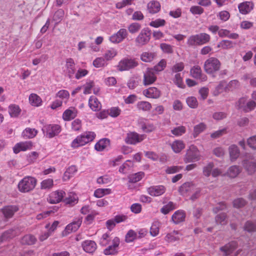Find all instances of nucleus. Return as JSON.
<instances>
[{
    "mask_svg": "<svg viewBox=\"0 0 256 256\" xmlns=\"http://www.w3.org/2000/svg\"><path fill=\"white\" fill-rule=\"evenodd\" d=\"M247 143L250 148L256 150V136L248 138L247 140Z\"/></svg>",
    "mask_w": 256,
    "mask_h": 256,
    "instance_id": "nucleus-64",
    "label": "nucleus"
},
{
    "mask_svg": "<svg viewBox=\"0 0 256 256\" xmlns=\"http://www.w3.org/2000/svg\"><path fill=\"white\" fill-rule=\"evenodd\" d=\"M38 134L37 130L30 128H26L22 132V136L25 138H32Z\"/></svg>",
    "mask_w": 256,
    "mask_h": 256,
    "instance_id": "nucleus-35",
    "label": "nucleus"
},
{
    "mask_svg": "<svg viewBox=\"0 0 256 256\" xmlns=\"http://www.w3.org/2000/svg\"><path fill=\"white\" fill-rule=\"evenodd\" d=\"M136 233L133 230H130L126 235V241L130 242L134 241L136 238Z\"/></svg>",
    "mask_w": 256,
    "mask_h": 256,
    "instance_id": "nucleus-55",
    "label": "nucleus"
},
{
    "mask_svg": "<svg viewBox=\"0 0 256 256\" xmlns=\"http://www.w3.org/2000/svg\"><path fill=\"white\" fill-rule=\"evenodd\" d=\"M156 80V76L153 69H148L144 74V84L145 86L154 83Z\"/></svg>",
    "mask_w": 256,
    "mask_h": 256,
    "instance_id": "nucleus-17",
    "label": "nucleus"
},
{
    "mask_svg": "<svg viewBox=\"0 0 256 256\" xmlns=\"http://www.w3.org/2000/svg\"><path fill=\"white\" fill-rule=\"evenodd\" d=\"M75 64L74 62V60L69 58L66 59V72L69 78H72L73 74L75 72Z\"/></svg>",
    "mask_w": 256,
    "mask_h": 256,
    "instance_id": "nucleus-20",
    "label": "nucleus"
},
{
    "mask_svg": "<svg viewBox=\"0 0 256 256\" xmlns=\"http://www.w3.org/2000/svg\"><path fill=\"white\" fill-rule=\"evenodd\" d=\"M117 54L116 50L111 48L107 50L104 54V57L106 60H112Z\"/></svg>",
    "mask_w": 256,
    "mask_h": 256,
    "instance_id": "nucleus-43",
    "label": "nucleus"
},
{
    "mask_svg": "<svg viewBox=\"0 0 256 256\" xmlns=\"http://www.w3.org/2000/svg\"><path fill=\"white\" fill-rule=\"evenodd\" d=\"M150 40V33L147 30L143 29L135 39L137 46H142L146 44Z\"/></svg>",
    "mask_w": 256,
    "mask_h": 256,
    "instance_id": "nucleus-9",
    "label": "nucleus"
},
{
    "mask_svg": "<svg viewBox=\"0 0 256 256\" xmlns=\"http://www.w3.org/2000/svg\"><path fill=\"white\" fill-rule=\"evenodd\" d=\"M32 146V142L30 141L21 142L16 144L13 148L14 152L18 154L20 151H26L31 149Z\"/></svg>",
    "mask_w": 256,
    "mask_h": 256,
    "instance_id": "nucleus-15",
    "label": "nucleus"
},
{
    "mask_svg": "<svg viewBox=\"0 0 256 256\" xmlns=\"http://www.w3.org/2000/svg\"><path fill=\"white\" fill-rule=\"evenodd\" d=\"M246 204V200L242 198H236L233 202L234 206L236 208H240L243 207Z\"/></svg>",
    "mask_w": 256,
    "mask_h": 256,
    "instance_id": "nucleus-62",
    "label": "nucleus"
},
{
    "mask_svg": "<svg viewBox=\"0 0 256 256\" xmlns=\"http://www.w3.org/2000/svg\"><path fill=\"white\" fill-rule=\"evenodd\" d=\"M18 210V208L16 206H9L4 208L2 209V212L4 217L9 218H12Z\"/></svg>",
    "mask_w": 256,
    "mask_h": 256,
    "instance_id": "nucleus-21",
    "label": "nucleus"
},
{
    "mask_svg": "<svg viewBox=\"0 0 256 256\" xmlns=\"http://www.w3.org/2000/svg\"><path fill=\"white\" fill-rule=\"evenodd\" d=\"M166 60L164 59H162L158 64L157 65L154 66L153 70L156 72H160L166 68Z\"/></svg>",
    "mask_w": 256,
    "mask_h": 256,
    "instance_id": "nucleus-58",
    "label": "nucleus"
},
{
    "mask_svg": "<svg viewBox=\"0 0 256 256\" xmlns=\"http://www.w3.org/2000/svg\"><path fill=\"white\" fill-rule=\"evenodd\" d=\"M160 47L162 50L166 53L172 54L173 52V46L170 44L162 43L160 45Z\"/></svg>",
    "mask_w": 256,
    "mask_h": 256,
    "instance_id": "nucleus-60",
    "label": "nucleus"
},
{
    "mask_svg": "<svg viewBox=\"0 0 256 256\" xmlns=\"http://www.w3.org/2000/svg\"><path fill=\"white\" fill-rule=\"evenodd\" d=\"M76 168L74 166H69L64 172L62 180L64 181H67L69 180L76 172Z\"/></svg>",
    "mask_w": 256,
    "mask_h": 256,
    "instance_id": "nucleus-30",
    "label": "nucleus"
},
{
    "mask_svg": "<svg viewBox=\"0 0 256 256\" xmlns=\"http://www.w3.org/2000/svg\"><path fill=\"white\" fill-rule=\"evenodd\" d=\"M111 190L109 188H98L94 192V196L98 198L104 196L106 194H109Z\"/></svg>",
    "mask_w": 256,
    "mask_h": 256,
    "instance_id": "nucleus-48",
    "label": "nucleus"
},
{
    "mask_svg": "<svg viewBox=\"0 0 256 256\" xmlns=\"http://www.w3.org/2000/svg\"><path fill=\"white\" fill-rule=\"evenodd\" d=\"M244 166L250 174H254L256 170V162L244 161Z\"/></svg>",
    "mask_w": 256,
    "mask_h": 256,
    "instance_id": "nucleus-37",
    "label": "nucleus"
},
{
    "mask_svg": "<svg viewBox=\"0 0 256 256\" xmlns=\"http://www.w3.org/2000/svg\"><path fill=\"white\" fill-rule=\"evenodd\" d=\"M174 208L175 204H174L172 202H170L167 204L163 206V207L160 209V212L164 214H166Z\"/></svg>",
    "mask_w": 256,
    "mask_h": 256,
    "instance_id": "nucleus-47",
    "label": "nucleus"
},
{
    "mask_svg": "<svg viewBox=\"0 0 256 256\" xmlns=\"http://www.w3.org/2000/svg\"><path fill=\"white\" fill-rule=\"evenodd\" d=\"M226 86L227 84L226 82H220L214 91V96L218 95L220 94L223 92L224 90L226 88Z\"/></svg>",
    "mask_w": 256,
    "mask_h": 256,
    "instance_id": "nucleus-49",
    "label": "nucleus"
},
{
    "mask_svg": "<svg viewBox=\"0 0 256 256\" xmlns=\"http://www.w3.org/2000/svg\"><path fill=\"white\" fill-rule=\"evenodd\" d=\"M141 27V25L139 23L133 22L128 26V29L130 33L134 34L137 33L140 30Z\"/></svg>",
    "mask_w": 256,
    "mask_h": 256,
    "instance_id": "nucleus-44",
    "label": "nucleus"
},
{
    "mask_svg": "<svg viewBox=\"0 0 256 256\" xmlns=\"http://www.w3.org/2000/svg\"><path fill=\"white\" fill-rule=\"evenodd\" d=\"M160 224L158 222H154L152 223L150 229V234L154 236H157L159 232Z\"/></svg>",
    "mask_w": 256,
    "mask_h": 256,
    "instance_id": "nucleus-50",
    "label": "nucleus"
},
{
    "mask_svg": "<svg viewBox=\"0 0 256 256\" xmlns=\"http://www.w3.org/2000/svg\"><path fill=\"white\" fill-rule=\"evenodd\" d=\"M185 217L184 212L182 210H178L172 214V220L174 224H178L184 221Z\"/></svg>",
    "mask_w": 256,
    "mask_h": 256,
    "instance_id": "nucleus-23",
    "label": "nucleus"
},
{
    "mask_svg": "<svg viewBox=\"0 0 256 256\" xmlns=\"http://www.w3.org/2000/svg\"><path fill=\"white\" fill-rule=\"evenodd\" d=\"M170 146L172 150L176 153H179L185 148L184 144L181 140H174Z\"/></svg>",
    "mask_w": 256,
    "mask_h": 256,
    "instance_id": "nucleus-28",
    "label": "nucleus"
},
{
    "mask_svg": "<svg viewBox=\"0 0 256 256\" xmlns=\"http://www.w3.org/2000/svg\"><path fill=\"white\" fill-rule=\"evenodd\" d=\"M190 74L192 77L196 78H200L201 76L202 70L198 66H194L190 70Z\"/></svg>",
    "mask_w": 256,
    "mask_h": 256,
    "instance_id": "nucleus-53",
    "label": "nucleus"
},
{
    "mask_svg": "<svg viewBox=\"0 0 256 256\" xmlns=\"http://www.w3.org/2000/svg\"><path fill=\"white\" fill-rule=\"evenodd\" d=\"M147 9L150 13L154 14L160 10V4L158 2L152 0L148 4Z\"/></svg>",
    "mask_w": 256,
    "mask_h": 256,
    "instance_id": "nucleus-24",
    "label": "nucleus"
},
{
    "mask_svg": "<svg viewBox=\"0 0 256 256\" xmlns=\"http://www.w3.org/2000/svg\"><path fill=\"white\" fill-rule=\"evenodd\" d=\"M240 12L242 14H246L250 12L253 8V4L250 2H245L241 3L238 6Z\"/></svg>",
    "mask_w": 256,
    "mask_h": 256,
    "instance_id": "nucleus-26",
    "label": "nucleus"
},
{
    "mask_svg": "<svg viewBox=\"0 0 256 256\" xmlns=\"http://www.w3.org/2000/svg\"><path fill=\"white\" fill-rule=\"evenodd\" d=\"M93 65L96 68L104 67L107 65L106 60L104 58H98L93 62Z\"/></svg>",
    "mask_w": 256,
    "mask_h": 256,
    "instance_id": "nucleus-52",
    "label": "nucleus"
},
{
    "mask_svg": "<svg viewBox=\"0 0 256 256\" xmlns=\"http://www.w3.org/2000/svg\"><path fill=\"white\" fill-rule=\"evenodd\" d=\"M96 244L94 241L86 240L82 244L84 250L89 254H92L96 250Z\"/></svg>",
    "mask_w": 256,
    "mask_h": 256,
    "instance_id": "nucleus-22",
    "label": "nucleus"
},
{
    "mask_svg": "<svg viewBox=\"0 0 256 256\" xmlns=\"http://www.w3.org/2000/svg\"><path fill=\"white\" fill-rule=\"evenodd\" d=\"M136 106L138 110L144 112L150 110L152 107L151 104L146 101L138 102Z\"/></svg>",
    "mask_w": 256,
    "mask_h": 256,
    "instance_id": "nucleus-34",
    "label": "nucleus"
},
{
    "mask_svg": "<svg viewBox=\"0 0 256 256\" xmlns=\"http://www.w3.org/2000/svg\"><path fill=\"white\" fill-rule=\"evenodd\" d=\"M54 186V181L52 179L48 178L42 180L40 183V188L42 189H50Z\"/></svg>",
    "mask_w": 256,
    "mask_h": 256,
    "instance_id": "nucleus-51",
    "label": "nucleus"
},
{
    "mask_svg": "<svg viewBox=\"0 0 256 256\" xmlns=\"http://www.w3.org/2000/svg\"><path fill=\"white\" fill-rule=\"evenodd\" d=\"M96 134L94 132H86L84 134L78 136L72 142L71 146L74 148L82 146L92 142L95 138Z\"/></svg>",
    "mask_w": 256,
    "mask_h": 256,
    "instance_id": "nucleus-4",
    "label": "nucleus"
},
{
    "mask_svg": "<svg viewBox=\"0 0 256 256\" xmlns=\"http://www.w3.org/2000/svg\"><path fill=\"white\" fill-rule=\"evenodd\" d=\"M206 128V125L202 122L195 126L194 128V137L196 138L200 133L202 132Z\"/></svg>",
    "mask_w": 256,
    "mask_h": 256,
    "instance_id": "nucleus-42",
    "label": "nucleus"
},
{
    "mask_svg": "<svg viewBox=\"0 0 256 256\" xmlns=\"http://www.w3.org/2000/svg\"><path fill=\"white\" fill-rule=\"evenodd\" d=\"M36 238L32 235L24 236L21 240V243L23 244L32 245L35 244Z\"/></svg>",
    "mask_w": 256,
    "mask_h": 256,
    "instance_id": "nucleus-36",
    "label": "nucleus"
},
{
    "mask_svg": "<svg viewBox=\"0 0 256 256\" xmlns=\"http://www.w3.org/2000/svg\"><path fill=\"white\" fill-rule=\"evenodd\" d=\"M238 109L244 112H249L256 107V102L252 100H248L246 98H240L236 103Z\"/></svg>",
    "mask_w": 256,
    "mask_h": 256,
    "instance_id": "nucleus-5",
    "label": "nucleus"
},
{
    "mask_svg": "<svg viewBox=\"0 0 256 256\" xmlns=\"http://www.w3.org/2000/svg\"><path fill=\"white\" fill-rule=\"evenodd\" d=\"M138 66V62L134 59L124 58L122 60L117 66L119 71L128 70Z\"/></svg>",
    "mask_w": 256,
    "mask_h": 256,
    "instance_id": "nucleus-7",
    "label": "nucleus"
},
{
    "mask_svg": "<svg viewBox=\"0 0 256 256\" xmlns=\"http://www.w3.org/2000/svg\"><path fill=\"white\" fill-rule=\"evenodd\" d=\"M144 138V135H140L135 132H130L127 134L125 138L126 143L130 144H136L142 142Z\"/></svg>",
    "mask_w": 256,
    "mask_h": 256,
    "instance_id": "nucleus-11",
    "label": "nucleus"
},
{
    "mask_svg": "<svg viewBox=\"0 0 256 256\" xmlns=\"http://www.w3.org/2000/svg\"><path fill=\"white\" fill-rule=\"evenodd\" d=\"M166 190V188L162 185L150 186L147 190L148 194L152 196H160L164 194Z\"/></svg>",
    "mask_w": 256,
    "mask_h": 256,
    "instance_id": "nucleus-13",
    "label": "nucleus"
},
{
    "mask_svg": "<svg viewBox=\"0 0 256 256\" xmlns=\"http://www.w3.org/2000/svg\"><path fill=\"white\" fill-rule=\"evenodd\" d=\"M44 133L48 138H52L58 135L61 131L60 126L58 124H49L45 126L42 128Z\"/></svg>",
    "mask_w": 256,
    "mask_h": 256,
    "instance_id": "nucleus-8",
    "label": "nucleus"
},
{
    "mask_svg": "<svg viewBox=\"0 0 256 256\" xmlns=\"http://www.w3.org/2000/svg\"><path fill=\"white\" fill-rule=\"evenodd\" d=\"M229 152L232 160H236L240 155V151L238 146L236 145H232L229 148Z\"/></svg>",
    "mask_w": 256,
    "mask_h": 256,
    "instance_id": "nucleus-40",
    "label": "nucleus"
},
{
    "mask_svg": "<svg viewBox=\"0 0 256 256\" xmlns=\"http://www.w3.org/2000/svg\"><path fill=\"white\" fill-rule=\"evenodd\" d=\"M154 54L152 52H144L140 56V59L142 61L148 62L152 61L154 58Z\"/></svg>",
    "mask_w": 256,
    "mask_h": 256,
    "instance_id": "nucleus-46",
    "label": "nucleus"
},
{
    "mask_svg": "<svg viewBox=\"0 0 256 256\" xmlns=\"http://www.w3.org/2000/svg\"><path fill=\"white\" fill-rule=\"evenodd\" d=\"M144 176V173L140 172L137 173L130 174L128 176L129 182H130L135 183L140 181Z\"/></svg>",
    "mask_w": 256,
    "mask_h": 256,
    "instance_id": "nucleus-41",
    "label": "nucleus"
},
{
    "mask_svg": "<svg viewBox=\"0 0 256 256\" xmlns=\"http://www.w3.org/2000/svg\"><path fill=\"white\" fill-rule=\"evenodd\" d=\"M64 12L62 10H58L54 13L53 16V20L56 22H60L64 17Z\"/></svg>",
    "mask_w": 256,
    "mask_h": 256,
    "instance_id": "nucleus-57",
    "label": "nucleus"
},
{
    "mask_svg": "<svg viewBox=\"0 0 256 256\" xmlns=\"http://www.w3.org/2000/svg\"><path fill=\"white\" fill-rule=\"evenodd\" d=\"M236 246V244L235 242H232L220 248V250L226 256L230 255L235 249Z\"/></svg>",
    "mask_w": 256,
    "mask_h": 256,
    "instance_id": "nucleus-25",
    "label": "nucleus"
},
{
    "mask_svg": "<svg viewBox=\"0 0 256 256\" xmlns=\"http://www.w3.org/2000/svg\"><path fill=\"white\" fill-rule=\"evenodd\" d=\"M200 155L198 149L196 146L191 145L187 150L184 158V162L188 163L198 161L200 160Z\"/></svg>",
    "mask_w": 256,
    "mask_h": 256,
    "instance_id": "nucleus-6",
    "label": "nucleus"
},
{
    "mask_svg": "<svg viewBox=\"0 0 256 256\" xmlns=\"http://www.w3.org/2000/svg\"><path fill=\"white\" fill-rule=\"evenodd\" d=\"M88 104L94 111H98L101 108V104L94 96H91L89 99Z\"/></svg>",
    "mask_w": 256,
    "mask_h": 256,
    "instance_id": "nucleus-27",
    "label": "nucleus"
},
{
    "mask_svg": "<svg viewBox=\"0 0 256 256\" xmlns=\"http://www.w3.org/2000/svg\"><path fill=\"white\" fill-rule=\"evenodd\" d=\"M143 94L148 98H158L160 96V92L157 88L150 87L144 90Z\"/></svg>",
    "mask_w": 256,
    "mask_h": 256,
    "instance_id": "nucleus-18",
    "label": "nucleus"
},
{
    "mask_svg": "<svg viewBox=\"0 0 256 256\" xmlns=\"http://www.w3.org/2000/svg\"><path fill=\"white\" fill-rule=\"evenodd\" d=\"M240 172V169L236 166H230L227 172V175L232 178H236Z\"/></svg>",
    "mask_w": 256,
    "mask_h": 256,
    "instance_id": "nucleus-38",
    "label": "nucleus"
},
{
    "mask_svg": "<svg viewBox=\"0 0 256 256\" xmlns=\"http://www.w3.org/2000/svg\"><path fill=\"white\" fill-rule=\"evenodd\" d=\"M65 192L62 190H57L52 192L49 198L48 201L51 204H56L60 202L64 197Z\"/></svg>",
    "mask_w": 256,
    "mask_h": 256,
    "instance_id": "nucleus-14",
    "label": "nucleus"
},
{
    "mask_svg": "<svg viewBox=\"0 0 256 256\" xmlns=\"http://www.w3.org/2000/svg\"><path fill=\"white\" fill-rule=\"evenodd\" d=\"M120 244V239L118 237H115L112 240V245L110 246L108 248L104 250V254L106 255H114L117 252L118 246Z\"/></svg>",
    "mask_w": 256,
    "mask_h": 256,
    "instance_id": "nucleus-16",
    "label": "nucleus"
},
{
    "mask_svg": "<svg viewBox=\"0 0 256 256\" xmlns=\"http://www.w3.org/2000/svg\"><path fill=\"white\" fill-rule=\"evenodd\" d=\"M166 21L163 19H156L155 20L152 21L150 23V26L154 28H158L165 25Z\"/></svg>",
    "mask_w": 256,
    "mask_h": 256,
    "instance_id": "nucleus-59",
    "label": "nucleus"
},
{
    "mask_svg": "<svg viewBox=\"0 0 256 256\" xmlns=\"http://www.w3.org/2000/svg\"><path fill=\"white\" fill-rule=\"evenodd\" d=\"M180 236L178 231L174 230L172 232L168 234L165 237V240L168 242H173L179 240Z\"/></svg>",
    "mask_w": 256,
    "mask_h": 256,
    "instance_id": "nucleus-33",
    "label": "nucleus"
},
{
    "mask_svg": "<svg viewBox=\"0 0 256 256\" xmlns=\"http://www.w3.org/2000/svg\"><path fill=\"white\" fill-rule=\"evenodd\" d=\"M128 35V33L126 29L120 28L117 32L112 35L109 38V40L112 43L118 44L123 41L127 37Z\"/></svg>",
    "mask_w": 256,
    "mask_h": 256,
    "instance_id": "nucleus-10",
    "label": "nucleus"
},
{
    "mask_svg": "<svg viewBox=\"0 0 256 256\" xmlns=\"http://www.w3.org/2000/svg\"><path fill=\"white\" fill-rule=\"evenodd\" d=\"M110 144V140L108 138H103L100 140L94 146L95 149L98 151H102Z\"/></svg>",
    "mask_w": 256,
    "mask_h": 256,
    "instance_id": "nucleus-32",
    "label": "nucleus"
},
{
    "mask_svg": "<svg viewBox=\"0 0 256 256\" xmlns=\"http://www.w3.org/2000/svg\"><path fill=\"white\" fill-rule=\"evenodd\" d=\"M77 114V111L74 108H71L66 110L62 114L63 119L64 120H70L74 118Z\"/></svg>",
    "mask_w": 256,
    "mask_h": 256,
    "instance_id": "nucleus-29",
    "label": "nucleus"
},
{
    "mask_svg": "<svg viewBox=\"0 0 256 256\" xmlns=\"http://www.w3.org/2000/svg\"><path fill=\"white\" fill-rule=\"evenodd\" d=\"M217 16L219 18L220 20L224 22H226L229 19L230 14L226 10H223L220 12L217 15Z\"/></svg>",
    "mask_w": 256,
    "mask_h": 256,
    "instance_id": "nucleus-63",
    "label": "nucleus"
},
{
    "mask_svg": "<svg viewBox=\"0 0 256 256\" xmlns=\"http://www.w3.org/2000/svg\"><path fill=\"white\" fill-rule=\"evenodd\" d=\"M214 164L213 162H209L206 166H204L203 168V174L206 176L208 177L212 172V168H214Z\"/></svg>",
    "mask_w": 256,
    "mask_h": 256,
    "instance_id": "nucleus-54",
    "label": "nucleus"
},
{
    "mask_svg": "<svg viewBox=\"0 0 256 256\" xmlns=\"http://www.w3.org/2000/svg\"><path fill=\"white\" fill-rule=\"evenodd\" d=\"M221 63L216 58L212 57L206 60L204 64V70L209 74H214L218 72L220 68Z\"/></svg>",
    "mask_w": 256,
    "mask_h": 256,
    "instance_id": "nucleus-3",
    "label": "nucleus"
},
{
    "mask_svg": "<svg viewBox=\"0 0 256 256\" xmlns=\"http://www.w3.org/2000/svg\"><path fill=\"white\" fill-rule=\"evenodd\" d=\"M28 99L30 104L32 106H39L42 104V98L36 94H30Z\"/></svg>",
    "mask_w": 256,
    "mask_h": 256,
    "instance_id": "nucleus-31",
    "label": "nucleus"
},
{
    "mask_svg": "<svg viewBox=\"0 0 256 256\" xmlns=\"http://www.w3.org/2000/svg\"><path fill=\"white\" fill-rule=\"evenodd\" d=\"M195 189L194 184L191 182H186L179 188V192L182 195H186L193 191Z\"/></svg>",
    "mask_w": 256,
    "mask_h": 256,
    "instance_id": "nucleus-19",
    "label": "nucleus"
},
{
    "mask_svg": "<svg viewBox=\"0 0 256 256\" xmlns=\"http://www.w3.org/2000/svg\"><path fill=\"white\" fill-rule=\"evenodd\" d=\"M82 222V218H78V220L72 222L67 225L65 230L62 232V236H66L72 232L76 231L80 226Z\"/></svg>",
    "mask_w": 256,
    "mask_h": 256,
    "instance_id": "nucleus-12",
    "label": "nucleus"
},
{
    "mask_svg": "<svg viewBox=\"0 0 256 256\" xmlns=\"http://www.w3.org/2000/svg\"><path fill=\"white\" fill-rule=\"evenodd\" d=\"M186 102L188 106L192 108H196L198 105V101L194 96H189L186 100Z\"/></svg>",
    "mask_w": 256,
    "mask_h": 256,
    "instance_id": "nucleus-45",
    "label": "nucleus"
},
{
    "mask_svg": "<svg viewBox=\"0 0 256 256\" xmlns=\"http://www.w3.org/2000/svg\"><path fill=\"white\" fill-rule=\"evenodd\" d=\"M171 132L176 136H180L186 132V128L184 126H180L172 130Z\"/></svg>",
    "mask_w": 256,
    "mask_h": 256,
    "instance_id": "nucleus-56",
    "label": "nucleus"
},
{
    "mask_svg": "<svg viewBox=\"0 0 256 256\" xmlns=\"http://www.w3.org/2000/svg\"><path fill=\"white\" fill-rule=\"evenodd\" d=\"M120 110L118 107H112L108 110L109 115L113 118L118 116L120 114Z\"/></svg>",
    "mask_w": 256,
    "mask_h": 256,
    "instance_id": "nucleus-61",
    "label": "nucleus"
},
{
    "mask_svg": "<svg viewBox=\"0 0 256 256\" xmlns=\"http://www.w3.org/2000/svg\"><path fill=\"white\" fill-rule=\"evenodd\" d=\"M210 40V36L206 33H200L192 35L188 39L187 44L189 46H200L208 42Z\"/></svg>",
    "mask_w": 256,
    "mask_h": 256,
    "instance_id": "nucleus-2",
    "label": "nucleus"
},
{
    "mask_svg": "<svg viewBox=\"0 0 256 256\" xmlns=\"http://www.w3.org/2000/svg\"><path fill=\"white\" fill-rule=\"evenodd\" d=\"M36 180L32 176H25L18 184V189L21 192H28L32 190L36 184Z\"/></svg>",
    "mask_w": 256,
    "mask_h": 256,
    "instance_id": "nucleus-1",
    "label": "nucleus"
},
{
    "mask_svg": "<svg viewBox=\"0 0 256 256\" xmlns=\"http://www.w3.org/2000/svg\"><path fill=\"white\" fill-rule=\"evenodd\" d=\"M21 112L20 107L16 104L10 105L8 107V112L12 117H17Z\"/></svg>",
    "mask_w": 256,
    "mask_h": 256,
    "instance_id": "nucleus-39",
    "label": "nucleus"
}]
</instances>
